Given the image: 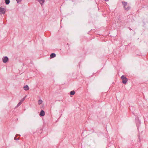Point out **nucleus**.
Instances as JSON below:
<instances>
[{"label": "nucleus", "mask_w": 148, "mask_h": 148, "mask_svg": "<svg viewBox=\"0 0 148 148\" xmlns=\"http://www.w3.org/2000/svg\"><path fill=\"white\" fill-rule=\"evenodd\" d=\"M122 3L123 6L125 9L126 10H129L130 8V7L127 5V2L125 1H122Z\"/></svg>", "instance_id": "1"}, {"label": "nucleus", "mask_w": 148, "mask_h": 148, "mask_svg": "<svg viewBox=\"0 0 148 148\" xmlns=\"http://www.w3.org/2000/svg\"><path fill=\"white\" fill-rule=\"evenodd\" d=\"M122 80V83L124 84H125L127 81V79L123 75H122L121 77Z\"/></svg>", "instance_id": "2"}, {"label": "nucleus", "mask_w": 148, "mask_h": 148, "mask_svg": "<svg viewBox=\"0 0 148 148\" xmlns=\"http://www.w3.org/2000/svg\"><path fill=\"white\" fill-rule=\"evenodd\" d=\"M6 12V10L2 7H0V14H4Z\"/></svg>", "instance_id": "3"}, {"label": "nucleus", "mask_w": 148, "mask_h": 148, "mask_svg": "<svg viewBox=\"0 0 148 148\" xmlns=\"http://www.w3.org/2000/svg\"><path fill=\"white\" fill-rule=\"evenodd\" d=\"M8 60V58L7 57H4L2 58L3 62L4 63H6Z\"/></svg>", "instance_id": "4"}, {"label": "nucleus", "mask_w": 148, "mask_h": 148, "mask_svg": "<svg viewBox=\"0 0 148 148\" xmlns=\"http://www.w3.org/2000/svg\"><path fill=\"white\" fill-rule=\"evenodd\" d=\"M45 112L43 110H42L40 114V116H44L45 115Z\"/></svg>", "instance_id": "5"}, {"label": "nucleus", "mask_w": 148, "mask_h": 148, "mask_svg": "<svg viewBox=\"0 0 148 148\" xmlns=\"http://www.w3.org/2000/svg\"><path fill=\"white\" fill-rule=\"evenodd\" d=\"M23 88L24 90H27L29 89V88L27 85L24 86Z\"/></svg>", "instance_id": "6"}, {"label": "nucleus", "mask_w": 148, "mask_h": 148, "mask_svg": "<svg viewBox=\"0 0 148 148\" xmlns=\"http://www.w3.org/2000/svg\"><path fill=\"white\" fill-rule=\"evenodd\" d=\"M56 56V55L54 53H51L50 56V58H53L55 57Z\"/></svg>", "instance_id": "7"}, {"label": "nucleus", "mask_w": 148, "mask_h": 148, "mask_svg": "<svg viewBox=\"0 0 148 148\" xmlns=\"http://www.w3.org/2000/svg\"><path fill=\"white\" fill-rule=\"evenodd\" d=\"M38 1L41 4V6H42L43 3L45 2V0H38Z\"/></svg>", "instance_id": "8"}, {"label": "nucleus", "mask_w": 148, "mask_h": 148, "mask_svg": "<svg viewBox=\"0 0 148 148\" xmlns=\"http://www.w3.org/2000/svg\"><path fill=\"white\" fill-rule=\"evenodd\" d=\"M5 2L6 5H8L10 3V0H5Z\"/></svg>", "instance_id": "9"}, {"label": "nucleus", "mask_w": 148, "mask_h": 148, "mask_svg": "<svg viewBox=\"0 0 148 148\" xmlns=\"http://www.w3.org/2000/svg\"><path fill=\"white\" fill-rule=\"evenodd\" d=\"M75 94V92L74 91H71L70 92V94L71 95H73Z\"/></svg>", "instance_id": "10"}, {"label": "nucleus", "mask_w": 148, "mask_h": 148, "mask_svg": "<svg viewBox=\"0 0 148 148\" xmlns=\"http://www.w3.org/2000/svg\"><path fill=\"white\" fill-rule=\"evenodd\" d=\"M22 102L20 101V102H19L18 103V104L17 105V106H16V107H18L19 106H20L21 105V104H22Z\"/></svg>", "instance_id": "11"}, {"label": "nucleus", "mask_w": 148, "mask_h": 148, "mask_svg": "<svg viewBox=\"0 0 148 148\" xmlns=\"http://www.w3.org/2000/svg\"><path fill=\"white\" fill-rule=\"evenodd\" d=\"M42 101L41 99L39 100L38 101V103L39 105H40V104H41L42 103Z\"/></svg>", "instance_id": "12"}, {"label": "nucleus", "mask_w": 148, "mask_h": 148, "mask_svg": "<svg viewBox=\"0 0 148 148\" xmlns=\"http://www.w3.org/2000/svg\"><path fill=\"white\" fill-rule=\"evenodd\" d=\"M16 0L17 3H20L21 2V0Z\"/></svg>", "instance_id": "13"}, {"label": "nucleus", "mask_w": 148, "mask_h": 148, "mask_svg": "<svg viewBox=\"0 0 148 148\" xmlns=\"http://www.w3.org/2000/svg\"><path fill=\"white\" fill-rule=\"evenodd\" d=\"M25 97H24V98H23V99H22L21 100V101H21L22 102L23 101H24V100H25Z\"/></svg>", "instance_id": "14"}, {"label": "nucleus", "mask_w": 148, "mask_h": 148, "mask_svg": "<svg viewBox=\"0 0 148 148\" xmlns=\"http://www.w3.org/2000/svg\"><path fill=\"white\" fill-rule=\"evenodd\" d=\"M14 139L15 140H18V139H19V138H16V137H15L14 138Z\"/></svg>", "instance_id": "15"}, {"label": "nucleus", "mask_w": 148, "mask_h": 148, "mask_svg": "<svg viewBox=\"0 0 148 148\" xmlns=\"http://www.w3.org/2000/svg\"><path fill=\"white\" fill-rule=\"evenodd\" d=\"M16 135H18V134H17Z\"/></svg>", "instance_id": "16"}]
</instances>
